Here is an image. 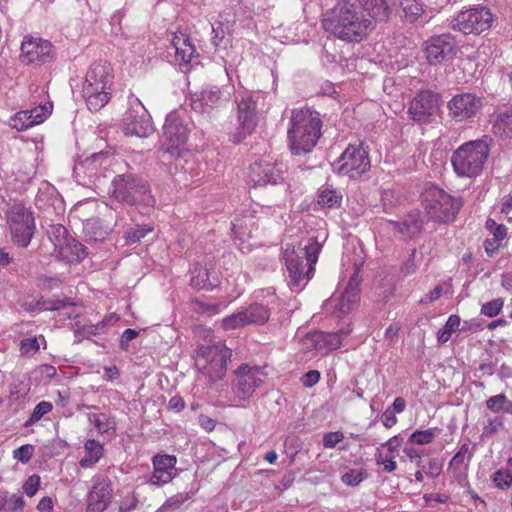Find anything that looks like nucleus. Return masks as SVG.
<instances>
[{"mask_svg":"<svg viewBox=\"0 0 512 512\" xmlns=\"http://www.w3.org/2000/svg\"><path fill=\"white\" fill-rule=\"evenodd\" d=\"M111 481L104 475L95 476L93 486L88 494L86 512H104L111 503Z\"/></svg>","mask_w":512,"mask_h":512,"instance_id":"obj_21","label":"nucleus"},{"mask_svg":"<svg viewBox=\"0 0 512 512\" xmlns=\"http://www.w3.org/2000/svg\"><path fill=\"white\" fill-rule=\"evenodd\" d=\"M232 86H207L191 96V107L200 113H211L228 105L233 95Z\"/></svg>","mask_w":512,"mask_h":512,"instance_id":"obj_13","label":"nucleus"},{"mask_svg":"<svg viewBox=\"0 0 512 512\" xmlns=\"http://www.w3.org/2000/svg\"><path fill=\"white\" fill-rule=\"evenodd\" d=\"M110 193L123 204L139 206L141 214H146L155 203L147 184L131 173L117 175L112 181Z\"/></svg>","mask_w":512,"mask_h":512,"instance_id":"obj_4","label":"nucleus"},{"mask_svg":"<svg viewBox=\"0 0 512 512\" xmlns=\"http://www.w3.org/2000/svg\"><path fill=\"white\" fill-rule=\"evenodd\" d=\"M152 231L153 227L150 225H136L125 232V239L128 243H137Z\"/></svg>","mask_w":512,"mask_h":512,"instance_id":"obj_48","label":"nucleus"},{"mask_svg":"<svg viewBox=\"0 0 512 512\" xmlns=\"http://www.w3.org/2000/svg\"><path fill=\"white\" fill-rule=\"evenodd\" d=\"M483 106L484 98L470 92L455 95L447 104L449 115L456 121L475 117Z\"/></svg>","mask_w":512,"mask_h":512,"instance_id":"obj_18","label":"nucleus"},{"mask_svg":"<svg viewBox=\"0 0 512 512\" xmlns=\"http://www.w3.org/2000/svg\"><path fill=\"white\" fill-rule=\"evenodd\" d=\"M475 444H471L469 440L464 442L458 452L453 456L449 463V471L452 477L457 480L461 485L466 483L467 471L469 463L475 452Z\"/></svg>","mask_w":512,"mask_h":512,"instance_id":"obj_26","label":"nucleus"},{"mask_svg":"<svg viewBox=\"0 0 512 512\" xmlns=\"http://www.w3.org/2000/svg\"><path fill=\"white\" fill-rule=\"evenodd\" d=\"M53 405L48 401L39 402L33 409L29 419L24 423V427H30L37 423L44 415L52 411Z\"/></svg>","mask_w":512,"mask_h":512,"instance_id":"obj_47","label":"nucleus"},{"mask_svg":"<svg viewBox=\"0 0 512 512\" xmlns=\"http://www.w3.org/2000/svg\"><path fill=\"white\" fill-rule=\"evenodd\" d=\"M486 228L493 235V239L502 242L507 235V228L503 224H497L495 220L488 219Z\"/></svg>","mask_w":512,"mask_h":512,"instance_id":"obj_54","label":"nucleus"},{"mask_svg":"<svg viewBox=\"0 0 512 512\" xmlns=\"http://www.w3.org/2000/svg\"><path fill=\"white\" fill-rule=\"evenodd\" d=\"M173 478V475L167 471H160L159 469H155L152 475L149 478V483L155 486H162L170 482Z\"/></svg>","mask_w":512,"mask_h":512,"instance_id":"obj_56","label":"nucleus"},{"mask_svg":"<svg viewBox=\"0 0 512 512\" xmlns=\"http://www.w3.org/2000/svg\"><path fill=\"white\" fill-rule=\"evenodd\" d=\"M350 332V323L340 328L337 332H310L301 340L302 349L305 353L314 351L320 354H327L337 350L342 344L343 337L348 336Z\"/></svg>","mask_w":512,"mask_h":512,"instance_id":"obj_14","label":"nucleus"},{"mask_svg":"<svg viewBox=\"0 0 512 512\" xmlns=\"http://www.w3.org/2000/svg\"><path fill=\"white\" fill-rule=\"evenodd\" d=\"M118 320L119 316L116 313H110L97 324L82 326L76 331L75 335L78 338H89L91 336L105 334L112 326L118 322Z\"/></svg>","mask_w":512,"mask_h":512,"instance_id":"obj_32","label":"nucleus"},{"mask_svg":"<svg viewBox=\"0 0 512 512\" xmlns=\"http://www.w3.org/2000/svg\"><path fill=\"white\" fill-rule=\"evenodd\" d=\"M438 95L431 91H421L411 101L409 113L415 121H426L438 111Z\"/></svg>","mask_w":512,"mask_h":512,"instance_id":"obj_24","label":"nucleus"},{"mask_svg":"<svg viewBox=\"0 0 512 512\" xmlns=\"http://www.w3.org/2000/svg\"><path fill=\"white\" fill-rule=\"evenodd\" d=\"M359 300V279L357 274H354L345 289V291L338 297L333 296L330 298L325 307L328 311L331 310L332 314L336 317L348 314L357 304Z\"/></svg>","mask_w":512,"mask_h":512,"instance_id":"obj_19","label":"nucleus"},{"mask_svg":"<svg viewBox=\"0 0 512 512\" xmlns=\"http://www.w3.org/2000/svg\"><path fill=\"white\" fill-rule=\"evenodd\" d=\"M29 388L22 382H15L10 385L9 398L11 401H17L27 395Z\"/></svg>","mask_w":512,"mask_h":512,"instance_id":"obj_55","label":"nucleus"},{"mask_svg":"<svg viewBox=\"0 0 512 512\" xmlns=\"http://www.w3.org/2000/svg\"><path fill=\"white\" fill-rule=\"evenodd\" d=\"M262 97L260 93L243 92L236 98L238 126L230 133L233 143L242 142L255 130L257 117V103Z\"/></svg>","mask_w":512,"mask_h":512,"instance_id":"obj_7","label":"nucleus"},{"mask_svg":"<svg viewBox=\"0 0 512 512\" xmlns=\"http://www.w3.org/2000/svg\"><path fill=\"white\" fill-rule=\"evenodd\" d=\"M12 241L20 247H27L36 226L33 213L21 204L13 205L6 215Z\"/></svg>","mask_w":512,"mask_h":512,"instance_id":"obj_9","label":"nucleus"},{"mask_svg":"<svg viewBox=\"0 0 512 512\" xmlns=\"http://www.w3.org/2000/svg\"><path fill=\"white\" fill-rule=\"evenodd\" d=\"M320 380V373L317 370H310L304 374L302 383L305 387H312Z\"/></svg>","mask_w":512,"mask_h":512,"instance_id":"obj_64","label":"nucleus"},{"mask_svg":"<svg viewBox=\"0 0 512 512\" xmlns=\"http://www.w3.org/2000/svg\"><path fill=\"white\" fill-rule=\"evenodd\" d=\"M460 322L461 320L459 316L450 315L444 327L441 330H439L437 334L438 342L444 344L447 341H449L452 333L458 330Z\"/></svg>","mask_w":512,"mask_h":512,"instance_id":"obj_45","label":"nucleus"},{"mask_svg":"<svg viewBox=\"0 0 512 512\" xmlns=\"http://www.w3.org/2000/svg\"><path fill=\"white\" fill-rule=\"evenodd\" d=\"M188 500V494H177L170 497L165 502L163 508L178 509L185 501Z\"/></svg>","mask_w":512,"mask_h":512,"instance_id":"obj_60","label":"nucleus"},{"mask_svg":"<svg viewBox=\"0 0 512 512\" xmlns=\"http://www.w3.org/2000/svg\"><path fill=\"white\" fill-rule=\"evenodd\" d=\"M332 167L337 174L355 179L369 170L370 160L361 146L349 145Z\"/></svg>","mask_w":512,"mask_h":512,"instance_id":"obj_12","label":"nucleus"},{"mask_svg":"<svg viewBox=\"0 0 512 512\" xmlns=\"http://www.w3.org/2000/svg\"><path fill=\"white\" fill-rule=\"evenodd\" d=\"M89 423L95 428L98 434H113L116 430L115 418L109 414L98 412L88 413Z\"/></svg>","mask_w":512,"mask_h":512,"instance_id":"obj_35","label":"nucleus"},{"mask_svg":"<svg viewBox=\"0 0 512 512\" xmlns=\"http://www.w3.org/2000/svg\"><path fill=\"white\" fill-rule=\"evenodd\" d=\"M489 154L486 140H475L462 144L452 155L455 172L462 177H475L483 169Z\"/></svg>","mask_w":512,"mask_h":512,"instance_id":"obj_6","label":"nucleus"},{"mask_svg":"<svg viewBox=\"0 0 512 512\" xmlns=\"http://www.w3.org/2000/svg\"><path fill=\"white\" fill-rule=\"evenodd\" d=\"M495 18L486 7L461 11L451 22V28L459 32H485L494 28Z\"/></svg>","mask_w":512,"mask_h":512,"instance_id":"obj_15","label":"nucleus"},{"mask_svg":"<svg viewBox=\"0 0 512 512\" xmlns=\"http://www.w3.org/2000/svg\"><path fill=\"white\" fill-rule=\"evenodd\" d=\"M504 306V300L502 298H495L488 301L481 306V314L493 318L500 314Z\"/></svg>","mask_w":512,"mask_h":512,"instance_id":"obj_50","label":"nucleus"},{"mask_svg":"<svg viewBox=\"0 0 512 512\" xmlns=\"http://www.w3.org/2000/svg\"><path fill=\"white\" fill-rule=\"evenodd\" d=\"M321 245L315 237L308 239L304 247L290 248L286 245L284 260L292 289L301 290L312 277Z\"/></svg>","mask_w":512,"mask_h":512,"instance_id":"obj_3","label":"nucleus"},{"mask_svg":"<svg viewBox=\"0 0 512 512\" xmlns=\"http://www.w3.org/2000/svg\"><path fill=\"white\" fill-rule=\"evenodd\" d=\"M52 102L40 103L37 107L30 110L17 112L9 119V126L17 131L26 130L34 125L40 124L52 112Z\"/></svg>","mask_w":512,"mask_h":512,"instance_id":"obj_23","label":"nucleus"},{"mask_svg":"<svg viewBox=\"0 0 512 512\" xmlns=\"http://www.w3.org/2000/svg\"><path fill=\"white\" fill-rule=\"evenodd\" d=\"M121 500L119 501L118 512H132L136 509L139 499L135 491L124 488L119 491Z\"/></svg>","mask_w":512,"mask_h":512,"instance_id":"obj_42","label":"nucleus"},{"mask_svg":"<svg viewBox=\"0 0 512 512\" xmlns=\"http://www.w3.org/2000/svg\"><path fill=\"white\" fill-rule=\"evenodd\" d=\"M42 344L46 345L45 338L42 335L22 339L20 341V353L23 356H33L39 351Z\"/></svg>","mask_w":512,"mask_h":512,"instance_id":"obj_43","label":"nucleus"},{"mask_svg":"<svg viewBox=\"0 0 512 512\" xmlns=\"http://www.w3.org/2000/svg\"><path fill=\"white\" fill-rule=\"evenodd\" d=\"M422 206L429 219L439 223H449L456 218L462 207V201L436 186H430L422 193Z\"/></svg>","mask_w":512,"mask_h":512,"instance_id":"obj_5","label":"nucleus"},{"mask_svg":"<svg viewBox=\"0 0 512 512\" xmlns=\"http://www.w3.org/2000/svg\"><path fill=\"white\" fill-rule=\"evenodd\" d=\"M394 5L401 9L400 17L404 22L412 24L422 17V6L416 0H394Z\"/></svg>","mask_w":512,"mask_h":512,"instance_id":"obj_37","label":"nucleus"},{"mask_svg":"<svg viewBox=\"0 0 512 512\" xmlns=\"http://www.w3.org/2000/svg\"><path fill=\"white\" fill-rule=\"evenodd\" d=\"M439 432L438 428L417 430L410 435L409 441L418 445L430 444L438 436Z\"/></svg>","mask_w":512,"mask_h":512,"instance_id":"obj_46","label":"nucleus"},{"mask_svg":"<svg viewBox=\"0 0 512 512\" xmlns=\"http://www.w3.org/2000/svg\"><path fill=\"white\" fill-rule=\"evenodd\" d=\"M139 332L135 329H126L121 335L120 346L122 349L126 350L129 346L130 341L134 340L138 337Z\"/></svg>","mask_w":512,"mask_h":512,"instance_id":"obj_63","label":"nucleus"},{"mask_svg":"<svg viewBox=\"0 0 512 512\" xmlns=\"http://www.w3.org/2000/svg\"><path fill=\"white\" fill-rule=\"evenodd\" d=\"M231 356V350L222 342L217 344L200 346L196 365L198 369L211 381L222 379L227 370V361Z\"/></svg>","mask_w":512,"mask_h":512,"instance_id":"obj_8","label":"nucleus"},{"mask_svg":"<svg viewBox=\"0 0 512 512\" xmlns=\"http://www.w3.org/2000/svg\"><path fill=\"white\" fill-rule=\"evenodd\" d=\"M504 423L501 417L489 418L484 425L486 435H494L503 429Z\"/></svg>","mask_w":512,"mask_h":512,"instance_id":"obj_58","label":"nucleus"},{"mask_svg":"<svg viewBox=\"0 0 512 512\" xmlns=\"http://www.w3.org/2000/svg\"><path fill=\"white\" fill-rule=\"evenodd\" d=\"M400 446L401 439L398 436H393L377 448L375 461L377 465L382 466L384 472L391 473L396 470L395 459L399 455Z\"/></svg>","mask_w":512,"mask_h":512,"instance_id":"obj_27","label":"nucleus"},{"mask_svg":"<svg viewBox=\"0 0 512 512\" xmlns=\"http://www.w3.org/2000/svg\"><path fill=\"white\" fill-rule=\"evenodd\" d=\"M172 46L175 49L176 58L183 63H189L197 54L190 34H174Z\"/></svg>","mask_w":512,"mask_h":512,"instance_id":"obj_33","label":"nucleus"},{"mask_svg":"<svg viewBox=\"0 0 512 512\" xmlns=\"http://www.w3.org/2000/svg\"><path fill=\"white\" fill-rule=\"evenodd\" d=\"M101 154H93L90 158H87L83 162L76 163L73 169V174L76 181L81 185H88L86 176L91 179L95 176V168L92 165L101 158Z\"/></svg>","mask_w":512,"mask_h":512,"instance_id":"obj_39","label":"nucleus"},{"mask_svg":"<svg viewBox=\"0 0 512 512\" xmlns=\"http://www.w3.org/2000/svg\"><path fill=\"white\" fill-rule=\"evenodd\" d=\"M39 486L40 477L36 474H33L25 481L23 485V491L27 496L33 497L37 493Z\"/></svg>","mask_w":512,"mask_h":512,"instance_id":"obj_57","label":"nucleus"},{"mask_svg":"<svg viewBox=\"0 0 512 512\" xmlns=\"http://www.w3.org/2000/svg\"><path fill=\"white\" fill-rule=\"evenodd\" d=\"M424 52L430 64L443 63L455 54L454 40L450 37V34L433 35L426 41Z\"/></svg>","mask_w":512,"mask_h":512,"instance_id":"obj_20","label":"nucleus"},{"mask_svg":"<svg viewBox=\"0 0 512 512\" xmlns=\"http://www.w3.org/2000/svg\"><path fill=\"white\" fill-rule=\"evenodd\" d=\"M493 132L502 138H512V109L498 116L493 125Z\"/></svg>","mask_w":512,"mask_h":512,"instance_id":"obj_40","label":"nucleus"},{"mask_svg":"<svg viewBox=\"0 0 512 512\" xmlns=\"http://www.w3.org/2000/svg\"><path fill=\"white\" fill-rule=\"evenodd\" d=\"M263 372L255 367L240 366L236 372L234 392L241 400L249 399L262 383Z\"/></svg>","mask_w":512,"mask_h":512,"instance_id":"obj_22","label":"nucleus"},{"mask_svg":"<svg viewBox=\"0 0 512 512\" xmlns=\"http://www.w3.org/2000/svg\"><path fill=\"white\" fill-rule=\"evenodd\" d=\"M487 408L494 413H508L512 414V401L506 395L498 394L490 397L486 401Z\"/></svg>","mask_w":512,"mask_h":512,"instance_id":"obj_41","label":"nucleus"},{"mask_svg":"<svg viewBox=\"0 0 512 512\" xmlns=\"http://www.w3.org/2000/svg\"><path fill=\"white\" fill-rule=\"evenodd\" d=\"M322 120L318 112L309 108L292 110L288 128V143L292 154L309 153L321 136Z\"/></svg>","mask_w":512,"mask_h":512,"instance_id":"obj_2","label":"nucleus"},{"mask_svg":"<svg viewBox=\"0 0 512 512\" xmlns=\"http://www.w3.org/2000/svg\"><path fill=\"white\" fill-rule=\"evenodd\" d=\"M366 473L362 469H350L342 476V481L348 486H356L364 480Z\"/></svg>","mask_w":512,"mask_h":512,"instance_id":"obj_52","label":"nucleus"},{"mask_svg":"<svg viewBox=\"0 0 512 512\" xmlns=\"http://www.w3.org/2000/svg\"><path fill=\"white\" fill-rule=\"evenodd\" d=\"M189 128L184 119L177 112H171L166 116L161 137V149L172 157L181 155L188 139Z\"/></svg>","mask_w":512,"mask_h":512,"instance_id":"obj_11","label":"nucleus"},{"mask_svg":"<svg viewBox=\"0 0 512 512\" xmlns=\"http://www.w3.org/2000/svg\"><path fill=\"white\" fill-rule=\"evenodd\" d=\"M82 93L88 109L93 112L101 110L111 99V88L95 83H84Z\"/></svg>","mask_w":512,"mask_h":512,"instance_id":"obj_28","label":"nucleus"},{"mask_svg":"<svg viewBox=\"0 0 512 512\" xmlns=\"http://www.w3.org/2000/svg\"><path fill=\"white\" fill-rule=\"evenodd\" d=\"M342 195L334 189L325 188L318 195V203L327 208L338 207L341 203Z\"/></svg>","mask_w":512,"mask_h":512,"instance_id":"obj_44","label":"nucleus"},{"mask_svg":"<svg viewBox=\"0 0 512 512\" xmlns=\"http://www.w3.org/2000/svg\"><path fill=\"white\" fill-rule=\"evenodd\" d=\"M126 135L148 137L154 132L151 116L143 103L134 95L128 98V109L122 120Z\"/></svg>","mask_w":512,"mask_h":512,"instance_id":"obj_10","label":"nucleus"},{"mask_svg":"<svg viewBox=\"0 0 512 512\" xmlns=\"http://www.w3.org/2000/svg\"><path fill=\"white\" fill-rule=\"evenodd\" d=\"M59 256L68 262H79L86 256L85 247L74 238L61 240L56 244Z\"/></svg>","mask_w":512,"mask_h":512,"instance_id":"obj_31","label":"nucleus"},{"mask_svg":"<svg viewBox=\"0 0 512 512\" xmlns=\"http://www.w3.org/2000/svg\"><path fill=\"white\" fill-rule=\"evenodd\" d=\"M225 307L226 304L222 303H203L200 305V310L207 315H215L219 314Z\"/></svg>","mask_w":512,"mask_h":512,"instance_id":"obj_61","label":"nucleus"},{"mask_svg":"<svg viewBox=\"0 0 512 512\" xmlns=\"http://www.w3.org/2000/svg\"><path fill=\"white\" fill-rule=\"evenodd\" d=\"M254 225L253 217H245L243 219H235L232 222V231L237 239L240 240L239 249L245 253L250 251V246H244L246 238L252 236L251 227Z\"/></svg>","mask_w":512,"mask_h":512,"instance_id":"obj_36","label":"nucleus"},{"mask_svg":"<svg viewBox=\"0 0 512 512\" xmlns=\"http://www.w3.org/2000/svg\"><path fill=\"white\" fill-rule=\"evenodd\" d=\"M269 317L270 311L265 305L254 303L223 318L222 326L225 330H234L246 325H262Z\"/></svg>","mask_w":512,"mask_h":512,"instance_id":"obj_17","label":"nucleus"},{"mask_svg":"<svg viewBox=\"0 0 512 512\" xmlns=\"http://www.w3.org/2000/svg\"><path fill=\"white\" fill-rule=\"evenodd\" d=\"M392 230L398 231L404 237L418 234L423 227V219L418 211L410 212L401 221H390Z\"/></svg>","mask_w":512,"mask_h":512,"instance_id":"obj_30","label":"nucleus"},{"mask_svg":"<svg viewBox=\"0 0 512 512\" xmlns=\"http://www.w3.org/2000/svg\"><path fill=\"white\" fill-rule=\"evenodd\" d=\"M85 456L80 460V466L89 468L94 466L103 456V445L95 440L89 439L84 444Z\"/></svg>","mask_w":512,"mask_h":512,"instance_id":"obj_38","label":"nucleus"},{"mask_svg":"<svg viewBox=\"0 0 512 512\" xmlns=\"http://www.w3.org/2000/svg\"><path fill=\"white\" fill-rule=\"evenodd\" d=\"M176 465V458L170 455H157L153 458V466L160 471H167L173 475Z\"/></svg>","mask_w":512,"mask_h":512,"instance_id":"obj_49","label":"nucleus"},{"mask_svg":"<svg viewBox=\"0 0 512 512\" xmlns=\"http://www.w3.org/2000/svg\"><path fill=\"white\" fill-rule=\"evenodd\" d=\"M53 57V46L40 34H26L21 42L20 59L25 64L41 65Z\"/></svg>","mask_w":512,"mask_h":512,"instance_id":"obj_16","label":"nucleus"},{"mask_svg":"<svg viewBox=\"0 0 512 512\" xmlns=\"http://www.w3.org/2000/svg\"><path fill=\"white\" fill-rule=\"evenodd\" d=\"M492 480L497 488L505 490L512 484V474L509 470L499 469L493 474Z\"/></svg>","mask_w":512,"mask_h":512,"instance_id":"obj_51","label":"nucleus"},{"mask_svg":"<svg viewBox=\"0 0 512 512\" xmlns=\"http://www.w3.org/2000/svg\"><path fill=\"white\" fill-rule=\"evenodd\" d=\"M249 178L254 186L278 184L283 180L282 169L268 161H256L250 167Z\"/></svg>","mask_w":512,"mask_h":512,"instance_id":"obj_25","label":"nucleus"},{"mask_svg":"<svg viewBox=\"0 0 512 512\" xmlns=\"http://www.w3.org/2000/svg\"><path fill=\"white\" fill-rule=\"evenodd\" d=\"M363 12L361 15L353 4L338 3L328 10L322 24L325 32H361L363 30H382L383 24L390 18V8L385 0H359Z\"/></svg>","mask_w":512,"mask_h":512,"instance_id":"obj_1","label":"nucleus"},{"mask_svg":"<svg viewBox=\"0 0 512 512\" xmlns=\"http://www.w3.org/2000/svg\"><path fill=\"white\" fill-rule=\"evenodd\" d=\"M216 275L206 266L197 264L191 270L190 284L196 289H212L216 286Z\"/></svg>","mask_w":512,"mask_h":512,"instance_id":"obj_34","label":"nucleus"},{"mask_svg":"<svg viewBox=\"0 0 512 512\" xmlns=\"http://www.w3.org/2000/svg\"><path fill=\"white\" fill-rule=\"evenodd\" d=\"M343 439L344 435L339 431L326 433L323 436V446L325 448L332 449Z\"/></svg>","mask_w":512,"mask_h":512,"instance_id":"obj_59","label":"nucleus"},{"mask_svg":"<svg viewBox=\"0 0 512 512\" xmlns=\"http://www.w3.org/2000/svg\"><path fill=\"white\" fill-rule=\"evenodd\" d=\"M34 451L35 448L33 445L25 444L13 451V457L21 463L26 464L33 457Z\"/></svg>","mask_w":512,"mask_h":512,"instance_id":"obj_53","label":"nucleus"},{"mask_svg":"<svg viewBox=\"0 0 512 512\" xmlns=\"http://www.w3.org/2000/svg\"><path fill=\"white\" fill-rule=\"evenodd\" d=\"M51 236L55 238L54 240V246L56 247V244L64 239H69L70 237L67 236V229L63 225H55L51 228V231L49 232Z\"/></svg>","mask_w":512,"mask_h":512,"instance_id":"obj_62","label":"nucleus"},{"mask_svg":"<svg viewBox=\"0 0 512 512\" xmlns=\"http://www.w3.org/2000/svg\"><path fill=\"white\" fill-rule=\"evenodd\" d=\"M84 83H95L101 86L112 88L113 75L111 65L102 61L93 63L86 73Z\"/></svg>","mask_w":512,"mask_h":512,"instance_id":"obj_29","label":"nucleus"}]
</instances>
